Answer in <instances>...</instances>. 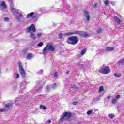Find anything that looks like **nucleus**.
<instances>
[{
  "label": "nucleus",
  "mask_w": 124,
  "mask_h": 124,
  "mask_svg": "<svg viewBox=\"0 0 124 124\" xmlns=\"http://www.w3.org/2000/svg\"><path fill=\"white\" fill-rule=\"evenodd\" d=\"M5 22H9V18L8 17H5L4 18Z\"/></svg>",
  "instance_id": "36"
},
{
  "label": "nucleus",
  "mask_w": 124,
  "mask_h": 124,
  "mask_svg": "<svg viewBox=\"0 0 124 124\" xmlns=\"http://www.w3.org/2000/svg\"><path fill=\"white\" fill-rule=\"evenodd\" d=\"M21 89H23V85L21 86Z\"/></svg>",
  "instance_id": "50"
},
{
  "label": "nucleus",
  "mask_w": 124,
  "mask_h": 124,
  "mask_svg": "<svg viewBox=\"0 0 124 124\" xmlns=\"http://www.w3.org/2000/svg\"><path fill=\"white\" fill-rule=\"evenodd\" d=\"M34 90L36 91H40V90H42V86H40L39 88H38L37 86H36L34 88Z\"/></svg>",
  "instance_id": "20"
},
{
  "label": "nucleus",
  "mask_w": 124,
  "mask_h": 124,
  "mask_svg": "<svg viewBox=\"0 0 124 124\" xmlns=\"http://www.w3.org/2000/svg\"><path fill=\"white\" fill-rule=\"evenodd\" d=\"M43 46V43L42 42L39 43L37 45V46H39V47H41Z\"/></svg>",
  "instance_id": "29"
},
{
  "label": "nucleus",
  "mask_w": 124,
  "mask_h": 124,
  "mask_svg": "<svg viewBox=\"0 0 124 124\" xmlns=\"http://www.w3.org/2000/svg\"><path fill=\"white\" fill-rule=\"evenodd\" d=\"M0 70H1V69L0 68V73H1V71H0Z\"/></svg>",
  "instance_id": "51"
},
{
  "label": "nucleus",
  "mask_w": 124,
  "mask_h": 124,
  "mask_svg": "<svg viewBox=\"0 0 124 124\" xmlns=\"http://www.w3.org/2000/svg\"><path fill=\"white\" fill-rule=\"evenodd\" d=\"M16 76H15V79H18V78H19V77L20 76V75H19V74H16Z\"/></svg>",
  "instance_id": "32"
},
{
  "label": "nucleus",
  "mask_w": 124,
  "mask_h": 124,
  "mask_svg": "<svg viewBox=\"0 0 124 124\" xmlns=\"http://www.w3.org/2000/svg\"><path fill=\"white\" fill-rule=\"evenodd\" d=\"M30 37L31 38H33L34 39H35V37H34V34H33L32 33L31 34Z\"/></svg>",
  "instance_id": "30"
},
{
  "label": "nucleus",
  "mask_w": 124,
  "mask_h": 124,
  "mask_svg": "<svg viewBox=\"0 0 124 124\" xmlns=\"http://www.w3.org/2000/svg\"><path fill=\"white\" fill-rule=\"evenodd\" d=\"M116 103H117V100L116 99H112L111 100V103L112 104L115 105V104H116Z\"/></svg>",
  "instance_id": "25"
},
{
  "label": "nucleus",
  "mask_w": 124,
  "mask_h": 124,
  "mask_svg": "<svg viewBox=\"0 0 124 124\" xmlns=\"http://www.w3.org/2000/svg\"><path fill=\"white\" fill-rule=\"evenodd\" d=\"M104 3L105 5L107 6L108 4H109V1L108 0H106L105 1Z\"/></svg>",
  "instance_id": "34"
},
{
  "label": "nucleus",
  "mask_w": 124,
  "mask_h": 124,
  "mask_svg": "<svg viewBox=\"0 0 124 124\" xmlns=\"http://www.w3.org/2000/svg\"><path fill=\"white\" fill-rule=\"evenodd\" d=\"M117 64L118 65H123L124 64V57L120 60L118 62H117Z\"/></svg>",
  "instance_id": "12"
},
{
  "label": "nucleus",
  "mask_w": 124,
  "mask_h": 124,
  "mask_svg": "<svg viewBox=\"0 0 124 124\" xmlns=\"http://www.w3.org/2000/svg\"><path fill=\"white\" fill-rule=\"evenodd\" d=\"M86 52H87V49L86 48H84L81 50V54L82 55H85V54H86Z\"/></svg>",
  "instance_id": "21"
},
{
  "label": "nucleus",
  "mask_w": 124,
  "mask_h": 124,
  "mask_svg": "<svg viewBox=\"0 0 124 124\" xmlns=\"http://www.w3.org/2000/svg\"><path fill=\"white\" fill-rule=\"evenodd\" d=\"M8 1L10 3L11 8L14 7V4L13 3V0H8Z\"/></svg>",
  "instance_id": "16"
},
{
  "label": "nucleus",
  "mask_w": 124,
  "mask_h": 124,
  "mask_svg": "<svg viewBox=\"0 0 124 124\" xmlns=\"http://www.w3.org/2000/svg\"><path fill=\"white\" fill-rule=\"evenodd\" d=\"M18 65L19 67V71L21 75H22V77H25V76H26V71L25 70H24V68L22 65V62L20 61H18Z\"/></svg>",
  "instance_id": "6"
},
{
  "label": "nucleus",
  "mask_w": 124,
  "mask_h": 124,
  "mask_svg": "<svg viewBox=\"0 0 124 124\" xmlns=\"http://www.w3.org/2000/svg\"><path fill=\"white\" fill-rule=\"evenodd\" d=\"M115 50V48L114 47H109L108 46L106 48V51L107 52H111L112 51H114Z\"/></svg>",
  "instance_id": "13"
},
{
  "label": "nucleus",
  "mask_w": 124,
  "mask_h": 124,
  "mask_svg": "<svg viewBox=\"0 0 124 124\" xmlns=\"http://www.w3.org/2000/svg\"><path fill=\"white\" fill-rule=\"evenodd\" d=\"M114 76H115V77H121L122 75H121V74H118V73H115L114 74Z\"/></svg>",
  "instance_id": "27"
},
{
  "label": "nucleus",
  "mask_w": 124,
  "mask_h": 124,
  "mask_svg": "<svg viewBox=\"0 0 124 124\" xmlns=\"http://www.w3.org/2000/svg\"><path fill=\"white\" fill-rule=\"evenodd\" d=\"M99 72L102 74H109L110 73V67L103 65L99 70Z\"/></svg>",
  "instance_id": "4"
},
{
  "label": "nucleus",
  "mask_w": 124,
  "mask_h": 124,
  "mask_svg": "<svg viewBox=\"0 0 124 124\" xmlns=\"http://www.w3.org/2000/svg\"><path fill=\"white\" fill-rule=\"evenodd\" d=\"M73 34H79L81 36L84 37V38H86L88 37V34L86 33V32H84L83 31H78V30H76L74 32H69L65 33V35H73Z\"/></svg>",
  "instance_id": "2"
},
{
  "label": "nucleus",
  "mask_w": 124,
  "mask_h": 124,
  "mask_svg": "<svg viewBox=\"0 0 124 124\" xmlns=\"http://www.w3.org/2000/svg\"><path fill=\"white\" fill-rule=\"evenodd\" d=\"M10 106H11L10 104H6L5 105V108L0 109V112H7L10 109Z\"/></svg>",
  "instance_id": "10"
},
{
  "label": "nucleus",
  "mask_w": 124,
  "mask_h": 124,
  "mask_svg": "<svg viewBox=\"0 0 124 124\" xmlns=\"http://www.w3.org/2000/svg\"><path fill=\"white\" fill-rule=\"evenodd\" d=\"M78 41H79V38L76 36L69 37L67 40V43L71 45H75L76 43H78Z\"/></svg>",
  "instance_id": "3"
},
{
  "label": "nucleus",
  "mask_w": 124,
  "mask_h": 124,
  "mask_svg": "<svg viewBox=\"0 0 124 124\" xmlns=\"http://www.w3.org/2000/svg\"><path fill=\"white\" fill-rule=\"evenodd\" d=\"M73 105H76V104H77V102H73Z\"/></svg>",
  "instance_id": "45"
},
{
  "label": "nucleus",
  "mask_w": 124,
  "mask_h": 124,
  "mask_svg": "<svg viewBox=\"0 0 124 124\" xmlns=\"http://www.w3.org/2000/svg\"><path fill=\"white\" fill-rule=\"evenodd\" d=\"M25 99V96L21 95L17 97L16 100L15 101L16 105H20L23 103V100Z\"/></svg>",
  "instance_id": "7"
},
{
  "label": "nucleus",
  "mask_w": 124,
  "mask_h": 124,
  "mask_svg": "<svg viewBox=\"0 0 124 124\" xmlns=\"http://www.w3.org/2000/svg\"><path fill=\"white\" fill-rule=\"evenodd\" d=\"M73 89H78V87H77V86H76V85H73Z\"/></svg>",
  "instance_id": "44"
},
{
  "label": "nucleus",
  "mask_w": 124,
  "mask_h": 124,
  "mask_svg": "<svg viewBox=\"0 0 124 124\" xmlns=\"http://www.w3.org/2000/svg\"><path fill=\"white\" fill-rule=\"evenodd\" d=\"M102 31H103V30H102L101 28H99L97 31H96V32L97 33L100 34L101 33V32H102Z\"/></svg>",
  "instance_id": "22"
},
{
  "label": "nucleus",
  "mask_w": 124,
  "mask_h": 124,
  "mask_svg": "<svg viewBox=\"0 0 124 124\" xmlns=\"http://www.w3.org/2000/svg\"><path fill=\"white\" fill-rule=\"evenodd\" d=\"M20 12H21V10H16V13L19 15V16H16V20H17V21H21V19H22V18H24V16L23 14L20 13Z\"/></svg>",
  "instance_id": "9"
},
{
  "label": "nucleus",
  "mask_w": 124,
  "mask_h": 124,
  "mask_svg": "<svg viewBox=\"0 0 124 124\" xmlns=\"http://www.w3.org/2000/svg\"><path fill=\"white\" fill-rule=\"evenodd\" d=\"M121 98V95H117L116 96V98H117V99H119Z\"/></svg>",
  "instance_id": "40"
},
{
  "label": "nucleus",
  "mask_w": 124,
  "mask_h": 124,
  "mask_svg": "<svg viewBox=\"0 0 124 124\" xmlns=\"http://www.w3.org/2000/svg\"><path fill=\"white\" fill-rule=\"evenodd\" d=\"M54 51H55V47L50 44H48L43 49L42 54L46 56L48 54V52H54Z\"/></svg>",
  "instance_id": "1"
},
{
  "label": "nucleus",
  "mask_w": 124,
  "mask_h": 124,
  "mask_svg": "<svg viewBox=\"0 0 124 124\" xmlns=\"http://www.w3.org/2000/svg\"><path fill=\"white\" fill-rule=\"evenodd\" d=\"M67 74H69V71H68L67 72Z\"/></svg>",
  "instance_id": "49"
},
{
  "label": "nucleus",
  "mask_w": 124,
  "mask_h": 124,
  "mask_svg": "<svg viewBox=\"0 0 124 124\" xmlns=\"http://www.w3.org/2000/svg\"><path fill=\"white\" fill-rule=\"evenodd\" d=\"M46 90L48 91H50V87L49 86H46Z\"/></svg>",
  "instance_id": "42"
},
{
  "label": "nucleus",
  "mask_w": 124,
  "mask_h": 124,
  "mask_svg": "<svg viewBox=\"0 0 124 124\" xmlns=\"http://www.w3.org/2000/svg\"><path fill=\"white\" fill-rule=\"evenodd\" d=\"M56 88H57V84L54 83V84L52 85V89H56Z\"/></svg>",
  "instance_id": "31"
},
{
  "label": "nucleus",
  "mask_w": 124,
  "mask_h": 124,
  "mask_svg": "<svg viewBox=\"0 0 124 124\" xmlns=\"http://www.w3.org/2000/svg\"><path fill=\"white\" fill-rule=\"evenodd\" d=\"M33 14H34V13H33V12H31V13L28 14L27 16V18L28 19H29V18H30V17H31V16H32L33 15Z\"/></svg>",
  "instance_id": "19"
},
{
  "label": "nucleus",
  "mask_w": 124,
  "mask_h": 124,
  "mask_svg": "<svg viewBox=\"0 0 124 124\" xmlns=\"http://www.w3.org/2000/svg\"><path fill=\"white\" fill-rule=\"evenodd\" d=\"M41 35H42V33H38L37 34L38 37H39V36H41Z\"/></svg>",
  "instance_id": "43"
},
{
  "label": "nucleus",
  "mask_w": 124,
  "mask_h": 124,
  "mask_svg": "<svg viewBox=\"0 0 124 124\" xmlns=\"http://www.w3.org/2000/svg\"><path fill=\"white\" fill-rule=\"evenodd\" d=\"M40 109H41V110H46V107L44 106L43 105H41L40 106Z\"/></svg>",
  "instance_id": "23"
},
{
  "label": "nucleus",
  "mask_w": 124,
  "mask_h": 124,
  "mask_svg": "<svg viewBox=\"0 0 124 124\" xmlns=\"http://www.w3.org/2000/svg\"><path fill=\"white\" fill-rule=\"evenodd\" d=\"M39 10V11H40L41 12H43V10L42 9V8H40Z\"/></svg>",
  "instance_id": "46"
},
{
  "label": "nucleus",
  "mask_w": 124,
  "mask_h": 124,
  "mask_svg": "<svg viewBox=\"0 0 124 124\" xmlns=\"http://www.w3.org/2000/svg\"><path fill=\"white\" fill-rule=\"evenodd\" d=\"M27 32L28 33H30L32 31L33 32H35V31H36L35 29V26L34 25V24H31L29 27L27 28Z\"/></svg>",
  "instance_id": "8"
},
{
  "label": "nucleus",
  "mask_w": 124,
  "mask_h": 124,
  "mask_svg": "<svg viewBox=\"0 0 124 124\" xmlns=\"http://www.w3.org/2000/svg\"><path fill=\"white\" fill-rule=\"evenodd\" d=\"M114 20L117 22V24L120 25V24H121V19L120 18H119V17L117 16H114Z\"/></svg>",
  "instance_id": "14"
},
{
  "label": "nucleus",
  "mask_w": 124,
  "mask_h": 124,
  "mask_svg": "<svg viewBox=\"0 0 124 124\" xmlns=\"http://www.w3.org/2000/svg\"><path fill=\"white\" fill-rule=\"evenodd\" d=\"M53 76H54V77H57V76H58V72H55V73H54Z\"/></svg>",
  "instance_id": "35"
},
{
  "label": "nucleus",
  "mask_w": 124,
  "mask_h": 124,
  "mask_svg": "<svg viewBox=\"0 0 124 124\" xmlns=\"http://www.w3.org/2000/svg\"><path fill=\"white\" fill-rule=\"evenodd\" d=\"M104 88H103V86H100L99 88V93H101V92L104 91Z\"/></svg>",
  "instance_id": "26"
},
{
  "label": "nucleus",
  "mask_w": 124,
  "mask_h": 124,
  "mask_svg": "<svg viewBox=\"0 0 124 124\" xmlns=\"http://www.w3.org/2000/svg\"><path fill=\"white\" fill-rule=\"evenodd\" d=\"M97 7V3H95L94 5H93V8H95Z\"/></svg>",
  "instance_id": "41"
},
{
  "label": "nucleus",
  "mask_w": 124,
  "mask_h": 124,
  "mask_svg": "<svg viewBox=\"0 0 124 124\" xmlns=\"http://www.w3.org/2000/svg\"><path fill=\"white\" fill-rule=\"evenodd\" d=\"M85 18H86L87 21H90V18H91V16H90V14H89V12L85 11Z\"/></svg>",
  "instance_id": "11"
},
{
  "label": "nucleus",
  "mask_w": 124,
  "mask_h": 124,
  "mask_svg": "<svg viewBox=\"0 0 124 124\" xmlns=\"http://www.w3.org/2000/svg\"><path fill=\"white\" fill-rule=\"evenodd\" d=\"M63 35L62 33H60L59 35H58V37H59V38H62V36Z\"/></svg>",
  "instance_id": "37"
},
{
  "label": "nucleus",
  "mask_w": 124,
  "mask_h": 124,
  "mask_svg": "<svg viewBox=\"0 0 124 124\" xmlns=\"http://www.w3.org/2000/svg\"><path fill=\"white\" fill-rule=\"evenodd\" d=\"M11 9L13 13H16V10L14 7L11 8Z\"/></svg>",
  "instance_id": "28"
},
{
  "label": "nucleus",
  "mask_w": 124,
  "mask_h": 124,
  "mask_svg": "<svg viewBox=\"0 0 124 124\" xmlns=\"http://www.w3.org/2000/svg\"><path fill=\"white\" fill-rule=\"evenodd\" d=\"M1 7H2L3 9H5L6 8V4H5V2L3 1L1 4Z\"/></svg>",
  "instance_id": "17"
},
{
  "label": "nucleus",
  "mask_w": 124,
  "mask_h": 124,
  "mask_svg": "<svg viewBox=\"0 0 124 124\" xmlns=\"http://www.w3.org/2000/svg\"><path fill=\"white\" fill-rule=\"evenodd\" d=\"M71 116H72V113L71 112H65L61 115L60 120L62 122H63V121H65V120H68Z\"/></svg>",
  "instance_id": "5"
},
{
  "label": "nucleus",
  "mask_w": 124,
  "mask_h": 124,
  "mask_svg": "<svg viewBox=\"0 0 124 124\" xmlns=\"http://www.w3.org/2000/svg\"><path fill=\"white\" fill-rule=\"evenodd\" d=\"M107 98V99H110V98H111V96H108Z\"/></svg>",
  "instance_id": "48"
},
{
  "label": "nucleus",
  "mask_w": 124,
  "mask_h": 124,
  "mask_svg": "<svg viewBox=\"0 0 124 124\" xmlns=\"http://www.w3.org/2000/svg\"><path fill=\"white\" fill-rule=\"evenodd\" d=\"M32 53H29L27 56V58L29 60H30L32 58Z\"/></svg>",
  "instance_id": "18"
},
{
  "label": "nucleus",
  "mask_w": 124,
  "mask_h": 124,
  "mask_svg": "<svg viewBox=\"0 0 124 124\" xmlns=\"http://www.w3.org/2000/svg\"><path fill=\"white\" fill-rule=\"evenodd\" d=\"M42 72H43V70H40L38 72V74H42Z\"/></svg>",
  "instance_id": "38"
},
{
  "label": "nucleus",
  "mask_w": 124,
  "mask_h": 124,
  "mask_svg": "<svg viewBox=\"0 0 124 124\" xmlns=\"http://www.w3.org/2000/svg\"><path fill=\"white\" fill-rule=\"evenodd\" d=\"M92 113H93V111H92V110H89L87 112V115H91V114H92Z\"/></svg>",
  "instance_id": "33"
},
{
  "label": "nucleus",
  "mask_w": 124,
  "mask_h": 124,
  "mask_svg": "<svg viewBox=\"0 0 124 124\" xmlns=\"http://www.w3.org/2000/svg\"><path fill=\"white\" fill-rule=\"evenodd\" d=\"M17 86H15L14 87V89L15 90H17Z\"/></svg>",
  "instance_id": "47"
},
{
  "label": "nucleus",
  "mask_w": 124,
  "mask_h": 124,
  "mask_svg": "<svg viewBox=\"0 0 124 124\" xmlns=\"http://www.w3.org/2000/svg\"><path fill=\"white\" fill-rule=\"evenodd\" d=\"M100 97H101V96L99 95L95 98H94L93 99V102H96V101H98V100H99V99H100Z\"/></svg>",
  "instance_id": "15"
},
{
  "label": "nucleus",
  "mask_w": 124,
  "mask_h": 124,
  "mask_svg": "<svg viewBox=\"0 0 124 124\" xmlns=\"http://www.w3.org/2000/svg\"><path fill=\"white\" fill-rule=\"evenodd\" d=\"M47 122L48 124H51L52 121L50 119H49V120H47V121L46 122V124H47Z\"/></svg>",
  "instance_id": "39"
},
{
  "label": "nucleus",
  "mask_w": 124,
  "mask_h": 124,
  "mask_svg": "<svg viewBox=\"0 0 124 124\" xmlns=\"http://www.w3.org/2000/svg\"><path fill=\"white\" fill-rule=\"evenodd\" d=\"M108 117H109L110 119H113V118H115V114H114V113L109 114H108Z\"/></svg>",
  "instance_id": "24"
}]
</instances>
